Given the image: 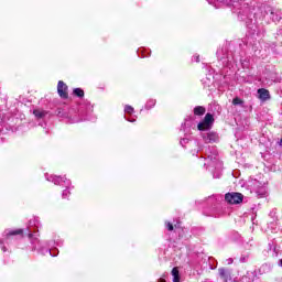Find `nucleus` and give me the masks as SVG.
Listing matches in <instances>:
<instances>
[{"mask_svg": "<svg viewBox=\"0 0 282 282\" xmlns=\"http://www.w3.org/2000/svg\"><path fill=\"white\" fill-rule=\"evenodd\" d=\"M225 202L230 205L241 204L243 202V194L239 192H231L225 194Z\"/></svg>", "mask_w": 282, "mask_h": 282, "instance_id": "obj_1", "label": "nucleus"}, {"mask_svg": "<svg viewBox=\"0 0 282 282\" xmlns=\"http://www.w3.org/2000/svg\"><path fill=\"white\" fill-rule=\"evenodd\" d=\"M213 122H215V117L212 113H206L203 121L197 124L198 131H208L213 127Z\"/></svg>", "mask_w": 282, "mask_h": 282, "instance_id": "obj_2", "label": "nucleus"}, {"mask_svg": "<svg viewBox=\"0 0 282 282\" xmlns=\"http://www.w3.org/2000/svg\"><path fill=\"white\" fill-rule=\"evenodd\" d=\"M68 89L69 88L67 87V84H65V82L59 80L57 83V94H58L59 98L67 100V98H69Z\"/></svg>", "mask_w": 282, "mask_h": 282, "instance_id": "obj_3", "label": "nucleus"}, {"mask_svg": "<svg viewBox=\"0 0 282 282\" xmlns=\"http://www.w3.org/2000/svg\"><path fill=\"white\" fill-rule=\"evenodd\" d=\"M203 140L207 143L210 144L213 142H217L219 140V137L217 135V132H207L203 133Z\"/></svg>", "mask_w": 282, "mask_h": 282, "instance_id": "obj_4", "label": "nucleus"}, {"mask_svg": "<svg viewBox=\"0 0 282 282\" xmlns=\"http://www.w3.org/2000/svg\"><path fill=\"white\" fill-rule=\"evenodd\" d=\"M218 273H219L220 279H223L225 282H228V281H230V279H232L231 273L226 268L218 269Z\"/></svg>", "mask_w": 282, "mask_h": 282, "instance_id": "obj_5", "label": "nucleus"}, {"mask_svg": "<svg viewBox=\"0 0 282 282\" xmlns=\"http://www.w3.org/2000/svg\"><path fill=\"white\" fill-rule=\"evenodd\" d=\"M258 94L261 100H268L270 98V91L268 89L260 88L258 89Z\"/></svg>", "mask_w": 282, "mask_h": 282, "instance_id": "obj_6", "label": "nucleus"}, {"mask_svg": "<svg viewBox=\"0 0 282 282\" xmlns=\"http://www.w3.org/2000/svg\"><path fill=\"white\" fill-rule=\"evenodd\" d=\"M206 113V108L204 106H196L194 108V116H204Z\"/></svg>", "mask_w": 282, "mask_h": 282, "instance_id": "obj_7", "label": "nucleus"}, {"mask_svg": "<svg viewBox=\"0 0 282 282\" xmlns=\"http://www.w3.org/2000/svg\"><path fill=\"white\" fill-rule=\"evenodd\" d=\"M33 115L35 116V118H45L47 116V111L45 110H41V109H35L33 110Z\"/></svg>", "mask_w": 282, "mask_h": 282, "instance_id": "obj_8", "label": "nucleus"}, {"mask_svg": "<svg viewBox=\"0 0 282 282\" xmlns=\"http://www.w3.org/2000/svg\"><path fill=\"white\" fill-rule=\"evenodd\" d=\"M73 94L77 96V98H85V90H83V88H75Z\"/></svg>", "mask_w": 282, "mask_h": 282, "instance_id": "obj_9", "label": "nucleus"}, {"mask_svg": "<svg viewBox=\"0 0 282 282\" xmlns=\"http://www.w3.org/2000/svg\"><path fill=\"white\" fill-rule=\"evenodd\" d=\"M17 235H23V229H15V230H11L7 234V238L9 239V237H14Z\"/></svg>", "mask_w": 282, "mask_h": 282, "instance_id": "obj_10", "label": "nucleus"}, {"mask_svg": "<svg viewBox=\"0 0 282 282\" xmlns=\"http://www.w3.org/2000/svg\"><path fill=\"white\" fill-rule=\"evenodd\" d=\"M232 105L237 106V105H243V101L241 100V98L236 97L232 99Z\"/></svg>", "mask_w": 282, "mask_h": 282, "instance_id": "obj_11", "label": "nucleus"}, {"mask_svg": "<svg viewBox=\"0 0 282 282\" xmlns=\"http://www.w3.org/2000/svg\"><path fill=\"white\" fill-rule=\"evenodd\" d=\"M172 276H180V270L177 269V267L172 269Z\"/></svg>", "mask_w": 282, "mask_h": 282, "instance_id": "obj_12", "label": "nucleus"}, {"mask_svg": "<svg viewBox=\"0 0 282 282\" xmlns=\"http://www.w3.org/2000/svg\"><path fill=\"white\" fill-rule=\"evenodd\" d=\"M124 111H126V113H133V108L131 107V106H126L124 107Z\"/></svg>", "mask_w": 282, "mask_h": 282, "instance_id": "obj_13", "label": "nucleus"}, {"mask_svg": "<svg viewBox=\"0 0 282 282\" xmlns=\"http://www.w3.org/2000/svg\"><path fill=\"white\" fill-rule=\"evenodd\" d=\"M166 228H167V230L170 231V232H173V230H174V226H173V224H171V223H167L166 224Z\"/></svg>", "mask_w": 282, "mask_h": 282, "instance_id": "obj_14", "label": "nucleus"}, {"mask_svg": "<svg viewBox=\"0 0 282 282\" xmlns=\"http://www.w3.org/2000/svg\"><path fill=\"white\" fill-rule=\"evenodd\" d=\"M173 282H180V275L174 276Z\"/></svg>", "mask_w": 282, "mask_h": 282, "instance_id": "obj_15", "label": "nucleus"}, {"mask_svg": "<svg viewBox=\"0 0 282 282\" xmlns=\"http://www.w3.org/2000/svg\"><path fill=\"white\" fill-rule=\"evenodd\" d=\"M280 265H281V268H282V259L280 260Z\"/></svg>", "mask_w": 282, "mask_h": 282, "instance_id": "obj_16", "label": "nucleus"}]
</instances>
